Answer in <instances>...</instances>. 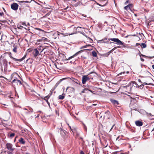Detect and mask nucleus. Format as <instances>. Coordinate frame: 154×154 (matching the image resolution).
Segmentation results:
<instances>
[{
    "label": "nucleus",
    "mask_w": 154,
    "mask_h": 154,
    "mask_svg": "<svg viewBox=\"0 0 154 154\" xmlns=\"http://www.w3.org/2000/svg\"><path fill=\"white\" fill-rule=\"evenodd\" d=\"M61 32H57V34L58 35H60V34L62 35L63 36H67L68 35H73L74 34H76L77 33V32L80 33L82 34L83 35L85 36L86 38H87L88 36L83 32H82L80 31H78V32L76 31H75L74 32H73L72 33H70V32H67V33H65L63 31H62Z\"/></svg>",
    "instance_id": "nucleus-1"
},
{
    "label": "nucleus",
    "mask_w": 154,
    "mask_h": 154,
    "mask_svg": "<svg viewBox=\"0 0 154 154\" xmlns=\"http://www.w3.org/2000/svg\"><path fill=\"white\" fill-rule=\"evenodd\" d=\"M109 40H111L112 41L116 42L117 43V44L118 45H123L124 44V43L123 42L119 40L118 38H110L109 39Z\"/></svg>",
    "instance_id": "nucleus-2"
},
{
    "label": "nucleus",
    "mask_w": 154,
    "mask_h": 154,
    "mask_svg": "<svg viewBox=\"0 0 154 154\" xmlns=\"http://www.w3.org/2000/svg\"><path fill=\"white\" fill-rule=\"evenodd\" d=\"M25 22H20L19 23V25L20 27L23 28L24 29H26V27L25 26L29 29V26H30L29 24V23H27V24Z\"/></svg>",
    "instance_id": "nucleus-3"
},
{
    "label": "nucleus",
    "mask_w": 154,
    "mask_h": 154,
    "mask_svg": "<svg viewBox=\"0 0 154 154\" xmlns=\"http://www.w3.org/2000/svg\"><path fill=\"white\" fill-rule=\"evenodd\" d=\"M26 54H25L24 56L22 57L20 59H17L13 57H12L11 56H10V57L12 59L14 60L15 61L17 62V61H19V62H21L23 60L26 58Z\"/></svg>",
    "instance_id": "nucleus-4"
},
{
    "label": "nucleus",
    "mask_w": 154,
    "mask_h": 154,
    "mask_svg": "<svg viewBox=\"0 0 154 154\" xmlns=\"http://www.w3.org/2000/svg\"><path fill=\"white\" fill-rule=\"evenodd\" d=\"M90 78L86 75H84L82 76V81L83 84H85L86 82L90 80Z\"/></svg>",
    "instance_id": "nucleus-5"
},
{
    "label": "nucleus",
    "mask_w": 154,
    "mask_h": 154,
    "mask_svg": "<svg viewBox=\"0 0 154 154\" xmlns=\"http://www.w3.org/2000/svg\"><path fill=\"white\" fill-rule=\"evenodd\" d=\"M66 91L68 92V93H74L75 91V89L74 88L71 87H68L66 89Z\"/></svg>",
    "instance_id": "nucleus-6"
},
{
    "label": "nucleus",
    "mask_w": 154,
    "mask_h": 154,
    "mask_svg": "<svg viewBox=\"0 0 154 154\" xmlns=\"http://www.w3.org/2000/svg\"><path fill=\"white\" fill-rule=\"evenodd\" d=\"M69 79H67L66 80H67V81H68L69 82H70L72 80V81H73L74 82L76 83L77 84H79L80 82L77 79H75V78H74L72 77V78H70L69 77H66Z\"/></svg>",
    "instance_id": "nucleus-7"
},
{
    "label": "nucleus",
    "mask_w": 154,
    "mask_h": 154,
    "mask_svg": "<svg viewBox=\"0 0 154 154\" xmlns=\"http://www.w3.org/2000/svg\"><path fill=\"white\" fill-rule=\"evenodd\" d=\"M6 148L9 150L13 151L14 150V148H12L13 145L10 143H7L6 145Z\"/></svg>",
    "instance_id": "nucleus-8"
},
{
    "label": "nucleus",
    "mask_w": 154,
    "mask_h": 154,
    "mask_svg": "<svg viewBox=\"0 0 154 154\" xmlns=\"http://www.w3.org/2000/svg\"><path fill=\"white\" fill-rule=\"evenodd\" d=\"M18 5L15 3H13L11 5V8L14 11L17 10L18 9Z\"/></svg>",
    "instance_id": "nucleus-9"
},
{
    "label": "nucleus",
    "mask_w": 154,
    "mask_h": 154,
    "mask_svg": "<svg viewBox=\"0 0 154 154\" xmlns=\"http://www.w3.org/2000/svg\"><path fill=\"white\" fill-rule=\"evenodd\" d=\"M94 87L93 86L87 85L86 86V88H85L86 91L88 90L91 92L93 93V92H94V91H92V90H94Z\"/></svg>",
    "instance_id": "nucleus-10"
},
{
    "label": "nucleus",
    "mask_w": 154,
    "mask_h": 154,
    "mask_svg": "<svg viewBox=\"0 0 154 154\" xmlns=\"http://www.w3.org/2000/svg\"><path fill=\"white\" fill-rule=\"evenodd\" d=\"M33 54L34 58H36L38 55L40 54H39V51L37 48H35L34 49Z\"/></svg>",
    "instance_id": "nucleus-11"
},
{
    "label": "nucleus",
    "mask_w": 154,
    "mask_h": 154,
    "mask_svg": "<svg viewBox=\"0 0 154 154\" xmlns=\"http://www.w3.org/2000/svg\"><path fill=\"white\" fill-rule=\"evenodd\" d=\"M110 100L112 104L115 106H117L119 104L118 101L117 100L113 99H110Z\"/></svg>",
    "instance_id": "nucleus-12"
},
{
    "label": "nucleus",
    "mask_w": 154,
    "mask_h": 154,
    "mask_svg": "<svg viewBox=\"0 0 154 154\" xmlns=\"http://www.w3.org/2000/svg\"><path fill=\"white\" fill-rule=\"evenodd\" d=\"M145 112L146 115L149 117L150 120H153L154 119V118H152V117L154 116V115H152L151 113H149L146 112Z\"/></svg>",
    "instance_id": "nucleus-13"
},
{
    "label": "nucleus",
    "mask_w": 154,
    "mask_h": 154,
    "mask_svg": "<svg viewBox=\"0 0 154 154\" xmlns=\"http://www.w3.org/2000/svg\"><path fill=\"white\" fill-rule=\"evenodd\" d=\"M11 83H16L17 85L19 84V85H20L22 84L20 80L17 79H14L12 81Z\"/></svg>",
    "instance_id": "nucleus-14"
},
{
    "label": "nucleus",
    "mask_w": 154,
    "mask_h": 154,
    "mask_svg": "<svg viewBox=\"0 0 154 154\" xmlns=\"http://www.w3.org/2000/svg\"><path fill=\"white\" fill-rule=\"evenodd\" d=\"M39 31V34L40 35L41 34H43V35L45 36V33H48L50 32H51V31H49V32H46L45 31L43 30V29H37Z\"/></svg>",
    "instance_id": "nucleus-15"
},
{
    "label": "nucleus",
    "mask_w": 154,
    "mask_h": 154,
    "mask_svg": "<svg viewBox=\"0 0 154 154\" xmlns=\"http://www.w3.org/2000/svg\"><path fill=\"white\" fill-rule=\"evenodd\" d=\"M135 124L137 126L140 127L142 126L143 122L139 120H137L135 121Z\"/></svg>",
    "instance_id": "nucleus-16"
},
{
    "label": "nucleus",
    "mask_w": 154,
    "mask_h": 154,
    "mask_svg": "<svg viewBox=\"0 0 154 154\" xmlns=\"http://www.w3.org/2000/svg\"><path fill=\"white\" fill-rule=\"evenodd\" d=\"M67 79H68V78L66 77V78H63V79H60L59 81H58L57 82V83H56V84L55 85V86L56 87H57L60 83L62 81H63L64 80H66ZM68 79H69V78H68Z\"/></svg>",
    "instance_id": "nucleus-17"
},
{
    "label": "nucleus",
    "mask_w": 154,
    "mask_h": 154,
    "mask_svg": "<svg viewBox=\"0 0 154 154\" xmlns=\"http://www.w3.org/2000/svg\"><path fill=\"white\" fill-rule=\"evenodd\" d=\"M47 39H48L47 38H43L41 39H38L37 41V43H38V44H39V42H42V41L46 42L47 41Z\"/></svg>",
    "instance_id": "nucleus-18"
},
{
    "label": "nucleus",
    "mask_w": 154,
    "mask_h": 154,
    "mask_svg": "<svg viewBox=\"0 0 154 154\" xmlns=\"http://www.w3.org/2000/svg\"><path fill=\"white\" fill-rule=\"evenodd\" d=\"M19 142L21 144H25V141L24 139L21 137L20 139L19 140Z\"/></svg>",
    "instance_id": "nucleus-19"
},
{
    "label": "nucleus",
    "mask_w": 154,
    "mask_h": 154,
    "mask_svg": "<svg viewBox=\"0 0 154 154\" xmlns=\"http://www.w3.org/2000/svg\"><path fill=\"white\" fill-rule=\"evenodd\" d=\"M104 39H106L104 41V43H106L108 44H111V43H113V42H109V39H108L107 38H105Z\"/></svg>",
    "instance_id": "nucleus-20"
},
{
    "label": "nucleus",
    "mask_w": 154,
    "mask_h": 154,
    "mask_svg": "<svg viewBox=\"0 0 154 154\" xmlns=\"http://www.w3.org/2000/svg\"><path fill=\"white\" fill-rule=\"evenodd\" d=\"M50 96H49L48 95V96H46L44 98V100L45 101H46V102H47V103L49 105H50V103L48 102V99H49V98Z\"/></svg>",
    "instance_id": "nucleus-21"
},
{
    "label": "nucleus",
    "mask_w": 154,
    "mask_h": 154,
    "mask_svg": "<svg viewBox=\"0 0 154 154\" xmlns=\"http://www.w3.org/2000/svg\"><path fill=\"white\" fill-rule=\"evenodd\" d=\"M3 64L5 67H7L8 66V61L6 59L3 60Z\"/></svg>",
    "instance_id": "nucleus-22"
},
{
    "label": "nucleus",
    "mask_w": 154,
    "mask_h": 154,
    "mask_svg": "<svg viewBox=\"0 0 154 154\" xmlns=\"http://www.w3.org/2000/svg\"><path fill=\"white\" fill-rule=\"evenodd\" d=\"M65 97V94H63L59 96V99L60 100H63Z\"/></svg>",
    "instance_id": "nucleus-23"
},
{
    "label": "nucleus",
    "mask_w": 154,
    "mask_h": 154,
    "mask_svg": "<svg viewBox=\"0 0 154 154\" xmlns=\"http://www.w3.org/2000/svg\"><path fill=\"white\" fill-rule=\"evenodd\" d=\"M140 46L143 48H146V45L145 43H142L141 44Z\"/></svg>",
    "instance_id": "nucleus-24"
},
{
    "label": "nucleus",
    "mask_w": 154,
    "mask_h": 154,
    "mask_svg": "<svg viewBox=\"0 0 154 154\" xmlns=\"http://www.w3.org/2000/svg\"><path fill=\"white\" fill-rule=\"evenodd\" d=\"M92 54L93 56L94 57H96L97 56V54L96 52L94 51H92Z\"/></svg>",
    "instance_id": "nucleus-25"
},
{
    "label": "nucleus",
    "mask_w": 154,
    "mask_h": 154,
    "mask_svg": "<svg viewBox=\"0 0 154 154\" xmlns=\"http://www.w3.org/2000/svg\"><path fill=\"white\" fill-rule=\"evenodd\" d=\"M17 1L19 2L20 3H29L31 2V1Z\"/></svg>",
    "instance_id": "nucleus-26"
},
{
    "label": "nucleus",
    "mask_w": 154,
    "mask_h": 154,
    "mask_svg": "<svg viewBox=\"0 0 154 154\" xmlns=\"http://www.w3.org/2000/svg\"><path fill=\"white\" fill-rule=\"evenodd\" d=\"M14 48L13 49V51L14 52L16 53L17 52V47L16 46H14Z\"/></svg>",
    "instance_id": "nucleus-27"
},
{
    "label": "nucleus",
    "mask_w": 154,
    "mask_h": 154,
    "mask_svg": "<svg viewBox=\"0 0 154 154\" xmlns=\"http://www.w3.org/2000/svg\"><path fill=\"white\" fill-rule=\"evenodd\" d=\"M128 5L129 6L130 10H131L133 7V4H129Z\"/></svg>",
    "instance_id": "nucleus-28"
},
{
    "label": "nucleus",
    "mask_w": 154,
    "mask_h": 154,
    "mask_svg": "<svg viewBox=\"0 0 154 154\" xmlns=\"http://www.w3.org/2000/svg\"><path fill=\"white\" fill-rule=\"evenodd\" d=\"M106 40V39H103L101 40L98 41V42H99V43H104V40Z\"/></svg>",
    "instance_id": "nucleus-29"
},
{
    "label": "nucleus",
    "mask_w": 154,
    "mask_h": 154,
    "mask_svg": "<svg viewBox=\"0 0 154 154\" xmlns=\"http://www.w3.org/2000/svg\"><path fill=\"white\" fill-rule=\"evenodd\" d=\"M124 8L125 10L127 11H128V10H130L129 7V6H128V5L125 7Z\"/></svg>",
    "instance_id": "nucleus-30"
},
{
    "label": "nucleus",
    "mask_w": 154,
    "mask_h": 154,
    "mask_svg": "<svg viewBox=\"0 0 154 154\" xmlns=\"http://www.w3.org/2000/svg\"><path fill=\"white\" fill-rule=\"evenodd\" d=\"M15 135V133H11L10 135H9V137H14Z\"/></svg>",
    "instance_id": "nucleus-31"
},
{
    "label": "nucleus",
    "mask_w": 154,
    "mask_h": 154,
    "mask_svg": "<svg viewBox=\"0 0 154 154\" xmlns=\"http://www.w3.org/2000/svg\"><path fill=\"white\" fill-rule=\"evenodd\" d=\"M80 51H79L77 52H76V53H75V54H74L73 56L74 57H75L77 56V55H78L79 54V53L80 52Z\"/></svg>",
    "instance_id": "nucleus-32"
},
{
    "label": "nucleus",
    "mask_w": 154,
    "mask_h": 154,
    "mask_svg": "<svg viewBox=\"0 0 154 154\" xmlns=\"http://www.w3.org/2000/svg\"><path fill=\"white\" fill-rule=\"evenodd\" d=\"M80 51H79L77 52H76V53H75V54H74L73 56L74 57H75L77 56V55H78L79 54V53L80 52Z\"/></svg>",
    "instance_id": "nucleus-33"
},
{
    "label": "nucleus",
    "mask_w": 154,
    "mask_h": 154,
    "mask_svg": "<svg viewBox=\"0 0 154 154\" xmlns=\"http://www.w3.org/2000/svg\"><path fill=\"white\" fill-rule=\"evenodd\" d=\"M85 32H86L87 33H88L89 34H91V32L89 31V29H85Z\"/></svg>",
    "instance_id": "nucleus-34"
},
{
    "label": "nucleus",
    "mask_w": 154,
    "mask_h": 154,
    "mask_svg": "<svg viewBox=\"0 0 154 154\" xmlns=\"http://www.w3.org/2000/svg\"><path fill=\"white\" fill-rule=\"evenodd\" d=\"M87 38H88V39H89V42H90V43H92L93 42V40L91 38H90L88 37V36Z\"/></svg>",
    "instance_id": "nucleus-35"
},
{
    "label": "nucleus",
    "mask_w": 154,
    "mask_h": 154,
    "mask_svg": "<svg viewBox=\"0 0 154 154\" xmlns=\"http://www.w3.org/2000/svg\"><path fill=\"white\" fill-rule=\"evenodd\" d=\"M143 78H146V79H147L148 80H152V78L151 77H143Z\"/></svg>",
    "instance_id": "nucleus-36"
},
{
    "label": "nucleus",
    "mask_w": 154,
    "mask_h": 154,
    "mask_svg": "<svg viewBox=\"0 0 154 154\" xmlns=\"http://www.w3.org/2000/svg\"><path fill=\"white\" fill-rule=\"evenodd\" d=\"M136 36L137 35H136L135 34H134L133 35H128L127 36H125V38H128V36Z\"/></svg>",
    "instance_id": "nucleus-37"
},
{
    "label": "nucleus",
    "mask_w": 154,
    "mask_h": 154,
    "mask_svg": "<svg viewBox=\"0 0 154 154\" xmlns=\"http://www.w3.org/2000/svg\"><path fill=\"white\" fill-rule=\"evenodd\" d=\"M131 0H127V1H126V2L125 3V5H126L127 4H128V3H129L130 2V1Z\"/></svg>",
    "instance_id": "nucleus-38"
},
{
    "label": "nucleus",
    "mask_w": 154,
    "mask_h": 154,
    "mask_svg": "<svg viewBox=\"0 0 154 154\" xmlns=\"http://www.w3.org/2000/svg\"><path fill=\"white\" fill-rule=\"evenodd\" d=\"M119 31L117 32V30H116L115 31V32L117 34L118 33H121V32L122 31V29H119Z\"/></svg>",
    "instance_id": "nucleus-39"
},
{
    "label": "nucleus",
    "mask_w": 154,
    "mask_h": 154,
    "mask_svg": "<svg viewBox=\"0 0 154 154\" xmlns=\"http://www.w3.org/2000/svg\"><path fill=\"white\" fill-rule=\"evenodd\" d=\"M73 57H73V56H71V57H69L68 59H66L65 60H70V59L73 58Z\"/></svg>",
    "instance_id": "nucleus-40"
},
{
    "label": "nucleus",
    "mask_w": 154,
    "mask_h": 154,
    "mask_svg": "<svg viewBox=\"0 0 154 154\" xmlns=\"http://www.w3.org/2000/svg\"><path fill=\"white\" fill-rule=\"evenodd\" d=\"M149 84H148L144 82L143 83V84H142V86L143 87L144 85H150Z\"/></svg>",
    "instance_id": "nucleus-41"
},
{
    "label": "nucleus",
    "mask_w": 154,
    "mask_h": 154,
    "mask_svg": "<svg viewBox=\"0 0 154 154\" xmlns=\"http://www.w3.org/2000/svg\"><path fill=\"white\" fill-rule=\"evenodd\" d=\"M29 112H33V110L32 109L31 107H29Z\"/></svg>",
    "instance_id": "nucleus-42"
},
{
    "label": "nucleus",
    "mask_w": 154,
    "mask_h": 154,
    "mask_svg": "<svg viewBox=\"0 0 154 154\" xmlns=\"http://www.w3.org/2000/svg\"><path fill=\"white\" fill-rule=\"evenodd\" d=\"M122 74H125V72H121L120 73H119V74L118 75V76L120 75H121Z\"/></svg>",
    "instance_id": "nucleus-43"
},
{
    "label": "nucleus",
    "mask_w": 154,
    "mask_h": 154,
    "mask_svg": "<svg viewBox=\"0 0 154 154\" xmlns=\"http://www.w3.org/2000/svg\"><path fill=\"white\" fill-rule=\"evenodd\" d=\"M141 44H140V43H137L136 44V46H137L138 48H140V47H139L138 46H140Z\"/></svg>",
    "instance_id": "nucleus-44"
},
{
    "label": "nucleus",
    "mask_w": 154,
    "mask_h": 154,
    "mask_svg": "<svg viewBox=\"0 0 154 154\" xmlns=\"http://www.w3.org/2000/svg\"><path fill=\"white\" fill-rule=\"evenodd\" d=\"M131 110H135V111H138L137 110V109L136 108H131Z\"/></svg>",
    "instance_id": "nucleus-45"
},
{
    "label": "nucleus",
    "mask_w": 154,
    "mask_h": 154,
    "mask_svg": "<svg viewBox=\"0 0 154 154\" xmlns=\"http://www.w3.org/2000/svg\"><path fill=\"white\" fill-rule=\"evenodd\" d=\"M88 47L87 46H86V45H84V46H82L81 48V49H82V48H86Z\"/></svg>",
    "instance_id": "nucleus-46"
},
{
    "label": "nucleus",
    "mask_w": 154,
    "mask_h": 154,
    "mask_svg": "<svg viewBox=\"0 0 154 154\" xmlns=\"http://www.w3.org/2000/svg\"><path fill=\"white\" fill-rule=\"evenodd\" d=\"M29 110H27V111L25 112V113L27 114V115H28L29 114Z\"/></svg>",
    "instance_id": "nucleus-47"
},
{
    "label": "nucleus",
    "mask_w": 154,
    "mask_h": 154,
    "mask_svg": "<svg viewBox=\"0 0 154 154\" xmlns=\"http://www.w3.org/2000/svg\"><path fill=\"white\" fill-rule=\"evenodd\" d=\"M4 15V13L3 12H0V16H2Z\"/></svg>",
    "instance_id": "nucleus-48"
},
{
    "label": "nucleus",
    "mask_w": 154,
    "mask_h": 154,
    "mask_svg": "<svg viewBox=\"0 0 154 154\" xmlns=\"http://www.w3.org/2000/svg\"><path fill=\"white\" fill-rule=\"evenodd\" d=\"M68 125H69V127L70 128V130L72 131L73 132V130L71 128V127L70 126H69V124H68Z\"/></svg>",
    "instance_id": "nucleus-49"
},
{
    "label": "nucleus",
    "mask_w": 154,
    "mask_h": 154,
    "mask_svg": "<svg viewBox=\"0 0 154 154\" xmlns=\"http://www.w3.org/2000/svg\"><path fill=\"white\" fill-rule=\"evenodd\" d=\"M109 54V53L108 52L104 54V55H106L107 56H108Z\"/></svg>",
    "instance_id": "nucleus-50"
},
{
    "label": "nucleus",
    "mask_w": 154,
    "mask_h": 154,
    "mask_svg": "<svg viewBox=\"0 0 154 154\" xmlns=\"http://www.w3.org/2000/svg\"><path fill=\"white\" fill-rule=\"evenodd\" d=\"M86 91L85 88V89H84L83 91L82 92V93H84L86 92Z\"/></svg>",
    "instance_id": "nucleus-51"
},
{
    "label": "nucleus",
    "mask_w": 154,
    "mask_h": 154,
    "mask_svg": "<svg viewBox=\"0 0 154 154\" xmlns=\"http://www.w3.org/2000/svg\"><path fill=\"white\" fill-rule=\"evenodd\" d=\"M115 126V124H114L112 126V128L110 129V131H112L114 127Z\"/></svg>",
    "instance_id": "nucleus-52"
},
{
    "label": "nucleus",
    "mask_w": 154,
    "mask_h": 154,
    "mask_svg": "<svg viewBox=\"0 0 154 154\" xmlns=\"http://www.w3.org/2000/svg\"><path fill=\"white\" fill-rule=\"evenodd\" d=\"M84 128L85 131H87V127L85 125H84Z\"/></svg>",
    "instance_id": "nucleus-53"
},
{
    "label": "nucleus",
    "mask_w": 154,
    "mask_h": 154,
    "mask_svg": "<svg viewBox=\"0 0 154 154\" xmlns=\"http://www.w3.org/2000/svg\"><path fill=\"white\" fill-rule=\"evenodd\" d=\"M141 56H142L144 57H146V56L145 55H144L143 54H140V57Z\"/></svg>",
    "instance_id": "nucleus-54"
},
{
    "label": "nucleus",
    "mask_w": 154,
    "mask_h": 154,
    "mask_svg": "<svg viewBox=\"0 0 154 154\" xmlns=\"http://www.w3.org/2000/svg\"><path fill=\"white\" fill-rule=\"evenodd\" d=\"M59 129L60 130V132H61V131H63V132H64V131H63V129H62V128H60Z\"/></svg>",
    "instance_id": "nucleus-55"
},
{
    "label": "nucleus",
    "mask_w": 154,
    "mask_h": 154,
    "mask_svg": "<svg viewBox=\"0 0 154 154\" xmlns=\"http://www.w3.org/2000/svg\"><path fill=\"white\" fill-rule=\"evenodd\" d=\"M80 154H85L84 152L82 151H81L80 152Z\"/></svg>",
    "instance_id": "nucleus-56"
},
{
    "label": "nucleus",
    "mask_w": 154,
    "mask_h": 154,
    "mask_svg": "<svg viewBox=\"0 0 154 154\" xmlns=\"http://www.w3.org/2000/svg\"><path fill=\"white\" fill-rule=\"evenodd\" d=\"M86 46H87L88 47H92V46L91 45H86Z\"/></svg>",
    "instance_id": "nucleus-57"
},
{
    "label": "nucleus",
    "mask_w": 154,
    "mask_h": 154,
    "mask_svg": "<svg viewBox=\"0 0 154 154\" xmlns=\"http://www.w3.org/2000/svg\"><path fill=\"white\" fill-rule=\"evenodd\" d=\"M140 60L142 61H144V59L142 58H140Z\"/></svg>",
    "instance_id": "nucleus-58"
},
{
    "label": "nucleus",
    "mask_w": 154,
    "mask_h": 154,
    "mask_svg": "<svg viewBox=\"0 0 154 154\" xmlns=\"http://www.w3.org/2000/svg\"><path fill=\"white\" fill-rule=\"evenodd\" d=\"M138 81L139 82L142 83L141 80L140 79H138Z\"/></svg>",
    "instance_id": "nucleus-59"
},
{
    "label": "nucleus",
    "mask_w": 154,
    "mask_h": 154,
    "mask_svg": "<svg viewBox=\"0 0 154 154\" xmlns=\"http://www.w3.org/2000/svg\"><path fill=\"white\" fill-rule=\"evenodd\" d=\"M112 50H111L110 51L108 52L109 53V54H110L112 52Z\"/></svg>",
    "instance_id": "nucleus-60"
},
{
    "label": "nucleus",
    "mask_w": 154,
    "mask_h": 154,
    "mask_svg": "<svg viewBox=\"0 0 154 154\" xmlns=\"http://www.w3.org/2000/svg\"><path fill=\"white\" fill-rule=\"evenodd\" d=\"M116 49V47L114 48H113L111 50L112 51H113L115 49Z\"/></svg>",
    "instance_id": "nucleus-61"
},
{
    "label": "nucleus",
    "mask_w": 154,
    "mask_h": 154,
    "mask_svg": "<svg viewBox=\"0 0 154 154\" xmlns=\"http://www.w3.org/2000/svg\"><path fill=\"white\" fill-rule=\"evenodd\" d=\"M118 152V151H116V152H114V154H117Z\"/></svg>",
    "instance_id": "nucleus-62"
},
{
    "label": "nucleus",
    "mask_w": 154,
    "mask_h": 154,
    "mask_svg": "<svg viewBox=\"0 0 154 154\" xmlns=\"http://www.w3.org/2000/svg\"><path fill=\"white\" fill-rule=\"evenodd\" d=\"M152 67L153 69H154V65L152 66Z\"/></svg>",
    "instance_id": "nucleus-63"
},
{
    "label": "nucleus",
    "mask_w": 154,
    "mask_h": 154,
    "mask_svg": "<svg viewBox=\"0 0 154 154\" xmlns=\"http://www.w3.org/2000/svg\"><path fill=\"white\" fill-rule=\"evenodd\" d=\"M152 20L154 21V16L152 17Z\"/></svg>",
    "instance_id": "nucleus-64"
}]
</instances>
